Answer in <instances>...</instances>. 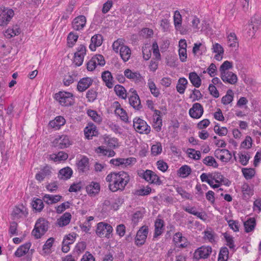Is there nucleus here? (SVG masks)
Masks as SVG:
<instances>
[{
	"mask_svg": "<svg viewBox=\"0 0 261 261\" xmlns=\"http://www.w3.org/2000/svg\"><path fill=\"white\" fill-rule=\"evenodd\" d=\"M129 180L128 174L123 171L112 172L106 177V181L109 183L108 187L113 192L123 191Z\"/></svg>",
	"mask_w": 261,
	"mask_h": 261,
	"instance_id": "f257e3e1",
	"label": "nucleus"
},
{
	"mask_svg": "<svg viewBox=\"0 0 261 261\" xmlns=\"http://www.w3.org/2000/svg\"><path fill=\"white\" fill-rule=\"evenodd\" d=\"M48 228V222L43 218L38 219L35 223L32 235L36 239L41 238L45 234Z\"/></svg>",
	"mask_w": 261,
	"mask_h": 261,
	"instance_id": "f03ea898",
	"label": "nucleus"
},
{
	"mask_svg": "<svg viewBox=\"0 0 261 261\" xmlns=\"http://www.w3.org/2000/svg\"><path fill=\"white\" fill-rule=\"evenodd\" d=\"M56 99L62 106H69L74 102L73 95L70 92L61 91L55 95Z\"/></svg>",
	"mask_w": 261,
	"mask_h": 261,
	"instance_id": "7ed1b4c3",
	"label": "nucleus"
},
{
	"mask_svg": "<svg viewBox=\"0 0 261 261\" xmlns=\"http://www.w3.org/2000/svg\"><path fill=\"white\" fill-rule=\"evenodd\" d=\"M14 15L12 9L0 7V26H6Z\"/></svg>",
	"mask_w": 261,
	"mask_h": 261,
	"instance_id": "20e7f679",
	"label": "nucleus"
},
{
	"mask_svg": "<svg viewBox=\"0 0 261 261\" xmlns=\"http://www.w3.org/2000/svg\"><path fill=\"white\" fill-rule=\"evenodd\" d=\"M133 126L136 131L140 134H148L150 132V127L145 121L140 118L134 119Z\"/></svg>",
	"mask_w": 261,
	"mask_h": 261,
	"instance_id": "39448f33",
	"label": "nucleus"
},
{
	"mask_svg": "<svg viewBox=\"0 0 261 261\" xmlns=\"http://www.w3.org/2000/svg\"><path fill=\"white\" fill-rule=\"evenodd\" d=\"M112 231V226L108 223L101 222L97 224L96 233L99 237L109 238Z\"/></svg>",
	"mask_w": 261,
	"mask_h": 261,
	"instance_id": "423d86ee",
	"label": "nucleus"
},
{
	"mask_svg": "<svg viewBox=\"0 0 261 261\" xmlns=\"http://www.w3.org/2000/svg\"><path fill=\"white\" fill-rule=\"evenodd\" d=\"M52 143L54 146L59 149L67 148L71 144L69 137L66 135L58 136Z\"/></svg>",
	"mask_w": 261,
	"mask_h": 261,
	"instance_id": "0eeeda50",
	"label": "nucleus"
},
{
	"mask_svg": "<svg viewBox=\"0 0 261 261\" xmlns=\"http://www.w3.org/2000/svg\"><path fill=\"white\" fill-rule=\"evenodd\" d=\"M105 60L101 55H96L93 56L87 63V68L88 71H93L97 65L100 66L105 64Z\"/></svg>",
	"mask_w": 261,
	"mask_h": 261,
	"instance_id": "6e6552de",
	"label": "nucleus"
},
{
	"mask_svg": "<svg viewBox=\"0 0 261 261\" xmlns=\"http://www.w3.org/2000/svg\"><path fill=\"white\" fill-rule=\"evenodd\" d=\"M212 249L210 246H202L197 249L194 253L196 259H205L209 257L212 253Z\"/></svg>",
	"mask_w": 261,
	"mask_h": 261,
	"instance_id": "1a4fd4ad",
	"label": "nucleus"
},
{
	"mask_svg": "<svg viewBox=\"0 0 261 261\" xmlns=\"http://www.w3.org/2000/svg\"><path fill=\"white\" fill-rule=\"evenodd\" d=\"M140 176L150 184L160 185L162 183L160 177L155 174V172L150 170H146V171H143L142 175Z\"/></svg>",
	"mask_w": 261,
	"mask_h": 261,
	"instance_id": "9d476101",
	"label": "nucleus"
},
{
	"mask_svg": "<svg viewBox=\"0 0 261 261\" xmlns=\"http://www.w3.org/2000/svg\"><path fill=\"white\" fill-rule=\"evenodd\" d=\"M86 53V48L85 45L81 44L77 48L73 59V63L76 66H80L82 65Z\"/></svg>",
	"mask_w": 261,
	"mask_h": 261,
	"instance_id": "9b49d317",
	"label": "nucleus"
},
{
	"mask_svg": "<svg viewBox=\"0 0 261 261\" xmlns=\"http://www.w3.org/2000/svg\"><path fill=\"white\" fill-rule=\"evenodd\" d=\"M202 234L204 242L212 244H215L217 242V235L211 228H207L202 232Z\"/></svg>",
	"mask_w": 261,
	"mask_h": 261,
	"instance_id": "f8f14e48",
	"label": "nucleus"
},
{
	"mask_svg": "<svg viewBox=\"0 0 261 261\" xmlns=\"http://www.w3.org/2000/svg\"><path fill=\"white\" fill-rule=\"evenodd\" d=\"M215 156L221 162L227 163L232 158L231 152L225 149H217L214 152Z\"/></svg>",
	"mask_w": 261,
	"mask_h": 261,
	"instance_id": "ddd939ff",
	"label": "nucleus"
},
{
	"mask_svg": "<svg viewBox=\"0 0 261 261\" xmlns=\"http://www.w3.org/2000/svg\"><path fill=\"white\" fill-rule=\"evenodd\" d=\"M148 232V228L147 226H142L137 231L135 242L137 245H142L144 244L146 240Z\"/></svg>",
	"mask_w": 261,
	"mask_h": 261,
	"instance_id": "4468645a",
	"label": "nucleus"
},
{
	"mask_svg": "<svg viewBox=\"0 0 261 261\" xmlns=\"http://www.w3.org/2000/svg\"><path fill=\"white\" fill-rule=\"evenodd\" d=\"M190 116L194 119L200 118L203 114V108L199 103H195L193 105L189 112Z\"/></svg>",
	"mask_w": 261,
	"mask_h": 261,
	"instance_id": "2eb2a0df",
	"label": "nucleus"
},
{
	"mask_svg": "<svg viewBox=\"0 0 261 261\" xmlns=\"http://www.w3.org/2000/svg\"><path fill=\"white\" fill-rule=\"evenodd\" d=\"M51 168L46 165L35 175V178L39 182L42 181L45 178H48L51 174Z\"/></svg>",
	"mask_w": 261,
	"mask_h": 261,
	"instance_id": "dca6fc26",
	"label": "nucleus"
},
{
	"mask_svg": "<svg viewBox=\"0 0 261 261\" xmlns=\"http://www.w3.org/2000/svg\"><path fill=\"white\" fill-rule=\"evenodd\" d=\"M86 23V18L84 15L75 17L72 22V28L76 31H81L84 29Z\"/></svg>",
	"mask_w": 261,
	"mask_h": 261,
	"instance_id": "f3484780",
	"label": "nucleus"
},
{
	"mask_svg": "<svg viewBox=\"0 0 261 261\" xmlns=\"http://www.w3.org/2000/svg\"><path fill=\"white\" fill-rule=\"evenodd\" d=\"M173 240L175 245L179 248H186L189 244L187 239L183 237L182 233L180 232L174 234Z\"/></svg>",
	"mask_w": 261,
	"mask_h": 261,
	"instance_id": "a211bd4d",
	"label": "nucleus"
},
{
	"mask_svg": "<svg viewBox=\"0 0 261 261\" xmlns=\"http://www.w3.org/2000/svg\"><path fill=\"white\" fill-rule=\"evenodd\" d=\"M220 77L223 82L226 84L234 85L237 83V75L232 72H224L220 74Z\"/></svg>",
	"mask_w": 261,
	"mask_h": 261,
	"instance_id": "6ab92c4d",
	"label": "nucleus"
},
{
	"mask_svg": "<svg viewBox=\"0 0 261 261\" xmlns=\"http://www.w3.org/2000/svg\"><path fill=\"white\" fill-rule=\"evenodd\" d=\"M135 161L136 159L133 158L127 159L117 158L111 160L110 163L115 166H120L122 168H124L130 165L132 162Z\"/></svg>",
	"mask_w": 261,
	"mask_h": 261,
	"instance_id": "aec40b11",
	"label": "nucleus"
},
{
	"mask_svg": "<svg viewBox=\"0 0 261 261\" xmlns=\"http://www.w3.org/2000/svg\"><path fill=\"white\" fill-rule=\"evenodd\" d=\"M161 112L159 110H154L153 115L152 126L156 132H160L162 129L163 125L162 119L161 116Z\"/></svg>",
	"mask_w": 261,
	"mask_h": 261,
	"instance_id": "412c9836",
	"label": "nucleus"
},
{
	"mask_svg": "<svg viewBox=\"0 0 261 261\" xmlns=\"http://www.w3.org/2000/svg\"><path fill=\"white\" fill-rule=\"evenodd\" d=\"M84 134L86 138L92 139L94 136L98 135V132L96 126L92 123H89L84 128Z\"/></svg>",
	"mask_w": 261,
	"mask_h": 261,
	"instance_id": "4be33fe9",
	"label": "nucleus"
},
{
	"mask_svg": "<svg viewBox=\"0 0 261 261\" xmlns=\"http://www.w3.org/2000/svg\"><path fill=\"white\" fill-rule=\"evenodd\" d=\"M100 186L98 182L91 181L86 187L87 194L91 196H95L100 191Z\"/></svg>",
	"mask_w": 261,
	"mask_h": 261,
	"instance_id": "5701e85b",
	"label": "nucleus"
},
{
	"mask_svg": "<svg viewBox=\"0 0 261 261\" xmlns=\"http://www.w3.org/2000/svg\"><path fill=\"white\" fill-rule=\"evenodd\" d=\"M164 221L158 217L154 222V232L153 237L157 238L161 236L164 231Z\"/></svg>",
	"mask_w": 261,
	"mask_h": 261,
	"instance_id": "b1692460",
	"label": "nucleus"
},
{
	"mask_svg": "<svg viewBox=\"0 0 261 261\" xmlns=\"http://www.w3.org/2000/svg\"><path fill=\"white\" fill-rule=\"evenodd\" d=\"M113 107L115 108V114L119 116L120 119L124 121H128V116L126 111L120 107V105L118 101H115L113 103Z\"/></svg>",
	"mask_w": 261,
	"mask_h": 261,
	"instance_id": "393cba45",
	"label": "nucleus"
},
{
	"mask_svg": "<svg viewBox=\"0 0 261 261\" xmlns=\"http://www.w3.org/2000/svg\"><path fill=\"white\" fill-rule=\"evenodd\" d=\"M27 208L21 205L20 207L16 206L12 212V216L14 219L24 218L28 215Z\"/></svg>",
	"mask_w": 261,
	"mask_h": 261,
	"instance_id": "a878e982",
	"label": "nucleus"
},
{
	"mask_svg": "<svg viewBox=\"0 0 261 261\" xmlns=\"http://www.w3.org/2000/svg\"><path fill=\"white\" fill-rule=\"evenodd\" d=\"M76 166L79 173H86L89 170V159L86 156L82 157L77 162Z\"/></svg>",
	"mask_w": 261,
	"mask_h": 261,
	"instance_id": "bb28decb",
	"label": "nucleus"
},
{
	"mask_svg": "<svg viewBox=\"0 0 261 261\" xmlns=\"http://www.w3.org/2000/svg\"><path fill=\"white\" fill-rule=\"evenodd\" d=\"M93 80L89 77H84L78 82L77 89L80 92L87 90L92 84Z\"/></svg>",
	"mask_w": 261,
	"mask_h": 261,
	"instance_id": "cd10ccee",
	"label": "nucleus"
},
{
	"mask_svg": "<svg viewBox=\"0 0 261 261\" xmlns=\"http://www.w3.org/2000/svg\"><path fill=\"white\" fill-rule=\"evenodd\" d=\"M260 24V20L259 17H256L254 16L251 18L249 25L251 27L252 31L251 29H250L249 31L248 32L249 36L253 37L255 35V34L258 29Z\"/></svg>",
	"mask_w": 261,
	"mask_h": 261,
	"instance_id": "c85d7f7f",
	"label": "nucleus"
},
{
	"mask_svg": "<svg viewBox=\"0 0 261 261\" xmlns=\"http://www.w3.org/2000/svg\"><path fill=\"white\" fill-rule=\"evenodd\" d=\"M102 43V36L100 34H96L92 37L89 48L92 51H95L96 48L100 46Z\"/></svg>",
	"mask_w": 261,
	"mask_h": 261,
	"instance_id": "c756f323",
	"label": "nucleus"
},
{
	"mask_svg": "<svg viewBox=\"0 0 261 261\" xmlns=\"http://www.w3.org/2000/svg\"><path fill=\"white\" fill-rule=\"evenodd\" d=\"M101 78L105 82V85L108 88H112L114 86L113 77L109 71H105L101 73Z\"/></svg>",
	"mask_w": 261,
	"mask_h": 261,
	"instance_id": "7c9ffc66",
	"label": "nucleus"
},
{
	"mask_svg": "<svg viewBox=\"0 0 261 261\" xmlns=\"http://www.w3.org/2000/svg\"><path fill=\"white\" fill-rule=\"evenodd\" d=\"M21 30L18 25H14L9 27L4 33V36L8 39H10L20 34Z\"/></svg>",
	"mask_w": 261,
	"mask_h": 261,
	"instance_id": "2f4dec72",
	"label": "nucleus"
},
{
	"mask_svg": "<svg viewBox=\"0 0 261 261\" xmlns=\"http://www.w3.org/2000/svg\"><path fill=\"white\" fill-rule=\"evenodd\" d=\"M129 102L130 105L135 110H140L142 106L139 96L136 92H133L132 95L129 97Z\"/></svg>",
	"mask_w": 261,
	"mask_h": 261,
	"instance_id": "473e14b6",
	"label": "nucleus"
},
{
	"mask_svg": "<svg viewBox=\"0 0 261 261\" xmlns=\"http://www.w3.org/2000/svg\"><path fill=\"white\" fill-rule=\"evenodd\" d=\"M62 196L60 195L44 194L42 199L47 204H53L60 201Z\"/></svg>",
	"mask_w": 261,
	"mask_h": 261,
	"instance_id": "72a5a7b5",
	"label": "nucleus"
},
{
	"mask_svg": "<svg viewBox=\"0 0 261 261\" xmlns=\"http://www.w3.org/2000/svg\"><path fill=\"white\" fill-rule=\"evenodd\" d=\"M66 120L65 118L61 116H57L54 120L49 122V125L56 129H59L61 126L65 124Z\"/></svg>",
	"mask_w": 261,
	"mask_h": 261,
	"instance_id": "f704fd0d",
	"label": "nucleus"
},
{
	"mask_svg": "<svg viewBox=\"0 0 261 261\" xmlns=\"http://www.w3.org/2000/svg\"><path fill=\"white\" fill-rule=\"evenodd\" d=\"M124 76L127 79H130L135 82H139L141 81L142 76L140 74L137 72H133L130 70L127 69L124 71Z\"/></svg>",
	"mask_w": 261,
	"mask_h": 261,
	"instance_id": "c9c22d12",
	"label": "nucleus"
},
{
	"mask_svg": "<svg viewBox=\"0 0 261 261\" xmlns=\"http://www.w3.org/2000/svg\"><path fill=\"white\" fill-rule=\"evenodd\" d=\"M31 246V244L30 243H27L23 245H21L15 252V256L18 257H20L25 255L29 250Z\"/></svg>",
	"mask_w": 261,
	"mask_h": 261,
	"instance_id": "e433bc0d",
	"label": "nucleus"
},
{
	"mask_svg": "<svg viewBox=\"0 0 261 261\" xmlns=\"http://www.w3.org/2000/svg\"><path fill=\"white\" fill-rule=\"evenodd\" d=\"M73 173L72 170L69 167L61 169L59 172L58 177L60 179L67 180L69 179Z\"/></svg>",
	"mask_w": 261,
	"mask_h": 261,
	"instance_id": "4c0bfd02",
	"label": "nucleus"
},
{
	"mask_svg": "<svg viewBox=\"0 0 261 261\" xmlns=\"http://www.w3.org/2000/svg\"><path fill=\"white\" fill-rule=\"evenodd\" d=\"M213 51L217 54L215 56L214 58L218 61H220L222 59V55L224 53L223 47L219 43H216L213 44Z\"/></svg>",
	"mask_w": 261,
	"mask_h": 261,
	"instance_id": "58836bf2",
	"label": "nucleus"
},
{
	"mask_svg": "<svg viewBox=\"0 0 261 261\" xmlns=\"http://www.w3.org/2000/svg\"><path fill=\"white\" fill-rule=\"evenodd\" d=\"M71 219L70 213L66 212L58 220V225L60 227L66 226L70 223Z\"/></svg>",
	"mask_w": 261,
	"mask_h": 261,
	"instance_id": "ea45409f",
	"label": "nucleus"
},
{
	"mask_svg": "<svg viewBox=\"0 0 261 261\" xmlns=\"http://www.w3.org/2000/svg\"><path fill=\"white\" fill-rule=\"evenodd\" d=\"M212 181H215L217 184H223L225 185H228L229 180L224 177L220 173L217 172L212 173Z\"/></svg>",
	"mask_w": 261,
	"mask_h": 261,
	"instance_id": "a19ab883",
	"label": "nucleus"
},
{
	"mask_svg": "<svg viewBox=\"0 0 261 261\" xmlns=\"http://www.w3.org/2000/svg\"><path fill=\"white\" fill-rule=\"evenodd\" d=\"M189 79L192 84L196 88H199L200 86L201 80L195 72H190Z\"/></svg>",
	"mask_w": 261,
	"mask_h": 261,
	"instance_id": "79ce46f5",
	"label": "nucleus"
},
{
	"mask_svg": "<svg viewBox=\"0 0 261 261\" xmlns=\"http://www.w3.org/2000/svg\"><path fill=\"white\" fill-rule=\"evenodd\" d=\"M120 55L124 62L127 61L131 56V50L130 48L125 45L120 48Z\"/></svg>",
	"mask_w": 261,
	"mask_h": 261,
	"instance_id": "37998d69",
	"label": "nucleus"
},
{
	"mask_svg": "<svg viewBox=\"0 0 261 261\" xmlns=\"http://www.w3.org/2000/svg\"><path fill=\"white\" fill-rule=\"evenodd\" d=\"M188 83V81L186 78H179L176 87L177 92L180 94H184Z\"/></svg>",
	"mask_w": 261,
	"mask_h": 261,
	"instance_id": "c03bdc74",
	"label": "nucleus"
},
{
	"mask_svg": "<svg viewBox=\"0 0 261 261\" xmlns=\"http://www.w3.org/2000/svg\"><path fill=\"white\" fill-rule=\"evenodd\" d=\"M245 230L246 232L253 231L256 225V221L254 218H250L244 223Z\"/></svg>",
	"mask_w": 261,
	"mask_h": 261,
	"instance_id": "a18cd8bd",
	"label": "nucleus"
},
{
	"mask_svg": "<svg viewBox=\"0 0 261 261\" xmlns=\"http://www.w3.org/2000/svg\"><path fill=\"white\" fill-rule=\"evenodd\" d=\"M114 91L116 94L121 98L122 99H125L127 97L126 90L124 87L120 85H116L114 87Z\"/></svg>",
	"mask_w": 261,
	"mask_h": 261,
	"instance_id": "49530a36",
	"label": "nucleus"
},
{
	"mask_svg": "<svg viewBox=\"0 0 261 261\" xmlns=\"http://www.w3.org/2000/svg\"><path fill=\"white\" fill-rule=\"evenodd\" d=\"M68 157V154L63 151H60L57 154H53L50 155V159L55 162L65 161Z\"/></svg>",
	"mask_w": 261,
	"mask_h": 261,
	"instance_id": "de8ad7c7",
	"label": "nucleus"
},
{
	"mask_svg": "<svg viewBox=\"0 0 261 261\" xmlns=\"http://www.w3.org/2000/svg\"><path fill=\"white\" fill-rule=\"evenodd\" d=\"M242 172L245 178L247 180H249L255 176L256 172L254 168H243L242 169Z\"/></svg>",
	"mask_w": 261,
	"mask_h": 261,
	"instance_id": "09e8293b",
	"label": "nucleus"
},
{
	"mask_svg": "<svg viewBox=\"0 0 261 261\" xmlns=\"http://www.w3.org/2000/svg\"><path fill=\"white\" fill-rule=\"evenodd\" d=\"M234 94L232 90L229 89L227 91L225 95L222 97L221 101L224 105H227L231 103L233 99Z\"/></svg>",
	"mask_w": 261,
	"mask_h": 261,
	"instance_id": "8fccbe9b",
	"label": "nucleus"
},
{
	"mask_svg": "<svg viewBox=\"0 0 261 261\" xmlns=\"http://www.w3.org/2000/svg\"><path fill=\"white\" fill-rule=\"evenodd\" d=\"M229 251L226 247H222L218 254V261H227Z\"/></svg>",
	"mask_w": 261,
	"mask_h": 261,
	"instance_id": "3c124183",
	"label": "nucleus"
},
{
	"mask_svg": "<svg viewBox=\"0 0 261 261\" xmlns=\"http://www.w3.org/2000/svg\"><path fill=\"white\" fill-rule=\"evenodd\" d=\"M191 173V169L188 165L182 166L178 170L177 174L181 177H186Z\"/></svg>",
	"mask_w": 261,
	"mask_h": 261,
	"instance_id": "603ef678",
	"label": "nucleus"
},
{
	"mask_svg": "<svg viewBox=\"0 0 261 261\" xmlns=\"http://www.w3.org/2000/svg\"><path fill=\"white\" fill-rule=\"evenodd\" d=\"M33 208L37 212H41L44 207L43 200L35 198L32 202Z\"/></svg>",
	"mask_w": 261,
	"mask_h": 261,
	"instance_id": "864d4df0",
	"label": "nucleus"
},
{
	"mask_svg": "<svg viewBox=\"0 0 261 261\" xmlns=\"http://www.w3.org/2000/svg\"><path fill=\"white\" fill-rule=\"evenodd\" d=\"M228 45L230 47H236L238 45V41L236 34L233 32L230 33L227 36Z\"/></svg>",
	"mask_w": 261,
	"mask_h": 261,
	"instance_id": "5fc2aeb1",
	"label": "nucleus"
},
{
	"mask_svg": "<svg viewBox=\"0 0 261 261\" xmlns=\"http://www.w3.org/2000/svg\"><path fill=\"white\" fill-rule=\"evenodd\" d=\"M203 163L207 166H212L214 168H217L218 164L216 160L212 156H207L203 160Z\"/></svg>",
	"mask_w": 261,
	"mask_h": 261,
	"instance_id": "6e6d98bb",
	"label": "nucleus"
},
{
	"mask_svg": "<svg viewBox=\"0 0 261 261\" xmlns=\"http://www.w3.org/2000/svg\"><path fill=\"white\" fill-rule=\"evenodd\" d=\"M77 80V74L73 73L71 74L65 75L63 79L64 85L68 86Z\"/></svg>",
	"mask_w": 261,
	"mask_h": 261,
	"instance_id": "4d7b16f0",
	"label": "nucleus"
},
{
	"mask_svg": "<svg viewBox=\"0 0 261 261\" xmlns=\"http://www.w3.org/2000/svg\"><path fill=\"white\" fill-rule=\"evenodd\" d=\"M173 19L175 29L176 30L179 29L181 25L182 18L178 11L176 10L174 12Z\"/></svg>",
	"mask_w": 261,
	"mask_h": 261,
	"instance_id": "13d9d810",
	"label": "nucleus"
},
{
	"mask_svg": "<svg viewBox=\"0 0 261 261\" xmlns=\"http://www.w3.org/2000/svg\"><path fill=\"white\" fill-rule=\"evenodd\" d=\"M97 152L103 155L108 156L109 157L114 156L115 152L113 150L108 149L105 148L104 146H99L97 149Z\"/></svg>",
	"mask_w": 261,
	"mask_h": 261,
	"instance_id": "bf43d9fd",
	"label": "nucleus"
},
{
	"mask_svg": "<svg viewBox=\"0 0 261 261\" xmlns=\"http://www.w3.org/2000/svg\"><path fill=\"white\" fill-rule=\"evenodd\" d=\"M186 152L188 156L193 160H198L200 159L201 153L199 151L196 150L192 148H188Z\"/></svg>",
	"mask_w": 261,
	"mask_h": 261,
	"instance_id": "052dcab7",
	"label": "nucleus"
},
{
	"mask_svg": "<svg viewBox=\"0 0 261 261\" xmlns=\"http://www.w3.org/2000/svg\"><path fill=\"white\" fill-rule=\"evenodd\" d=\"M162 152V146L161 143L156 142L152 145L151 147V153L153 156H156Z\"/></svg>",
	"mask_w": 261,
	"mask_h": 261,
	"instance_id": "680f3d73",
	"label": "nucleus"
},
{
	"mask_svg": "<svg viewBox=\"0 0 261 261\" xmlns=\"http://www.w3.org/2000/svg\"><path fill=\"white\" fill-rule=\"evenodd\" d=\"M239 162L243 166L248 164L249 160L250 158V154L248 152H242L239 154Z\"/></svg>",
	"mask_w": 261,
	"mask_h": 261,
	"instance_id": "e2e57ef3",
	"label": "nucleus"
},
{
	"mask_svg": "<svg viewBox=\"0 0 261 261\" xmlns=\"http://www.w3.org/2000/svg\"><path fill=\"white\" fill-rule=\"evenodd\" d=\"M253 144V140L251 137L247 136L241 144V147L244 149H248L251 148Z\"/></svg>",
	"mask_w": 261,
	"mask_h": 261,
	"instance_id": "0e129e2a",
	"label": "nucleus"
},
{
	"mask_svg": "<svg viewBox=\"0 0 261 261\" xmlns=\"http://www.w3.org/2000/svg\"><path fill=\"white\" fill-rule=\"evenodd\" d=\"M105 141L107 144L111 148H115L118 145V139L117 138L107 136L105 138Z\"/></svg>",
	"mask_w": 261,
	"mask_h": 261,
	"instance_id": "69168bd1",
	"label": "nucleus"
},
{
	"mask_svg": "<svg viewBox=\"0 0 261 261\" xmlns=\"http://www.w3.org/2000/svg\"><path fill=\"white\" fill-rule=\"evenodd\" d=\"M55 241L53 238H50L46 241L45 243L43 246V251L45 253H49L50 248L53 246V244Z\"/></svg>",
	"mask_w": 261,
	"mask_h": 261,
	"instance_id": "338daca9",
	"label": "nucleus"
},
{
	"mask_svg": "<svg viewBox=\"0 0 261 261\" xmlns=\"http://www.w3.org/2000/svg\"><path fill=\"white\" fill-rule=\"evenodd\" d=\"M87 114L95 122L100 123L102 120L100 116L98 115L97 113L95 111L88 110L87 111Z\"/></svg>",
	"mask_w": 261,
	"mask_h": 261,
	"instance_id": "774afa93",
	"label": "nucleus"
}]
</instances>
